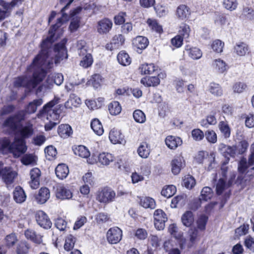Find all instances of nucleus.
Masks as SVG:
<instances>
[{
	"label": "nucleus",
	"mask_w": 254,
	"mask_h": 254,
	"mask_svg": "<svg viewBox=\"0 0 254 254\" xmlns=\"http://www.w3.org/2000/svg\"><path fill=\"white\" fill-rule=\"evenodd\" d=\"M62 18H58L57 22L50 28L49 36L43 40L40 51L28 66L27 74L29 77L32 76V79H44L48 73L47 70L53 68L54 64H58L67 59L65 39L55 45L54 49L52 47L55 32L62 25Z\"/></svg>",
	"instance_id": "1"
},
{
	"label": "nucleus",
	"mask_w": 254,
	"mask_h": 254,
	"mask_svg": "<svg viewBox=\"0 0 254 254\" xmlns=\"http://www.w3.org/2000/svg\"><path fill=\"white\" fill-rule=\"evenodd\" d=\"M33 132V125L29 122H27L25 126L18 129L16 134L20 137H15L12 143L8 138H0V150L11 152L16 157L20 156L27 150L24 139L32 136Z\"/></svg>",
	"instance_id": "2"
},
{
	"label": "nucleus",
	"mask_w": 254,
	"mask_h": 254,
	"mask_svg": "<svg viewBox=\"0 0 254 254\" xmlns=\"http://www.w3.org/2000/svg\"><path fill=\"white\" fill-rule=\"evenodd\" d=\"M58 98H54L45 105L43 108L40 110L37 116L38 118L42 119L46 117L49 122L45 125V130L47 131L51 130L54 127L60 123V115L58 110L53 109V107L59 103Z\"/></svg>",
	"instance_id": "3"
},
{
	"label": "nucleus",
	"mask_w": 254,
	"mask_h": 254,
	"mask_svg": "<svg viewBox=\"0 0 254 254\" xmlns=\"http://www.w3.org/2000/svg\"><path fill=\"white\" fill-rule=\"evenodd\" d=\"M17 172L10 166H3V163L0 161V178L8 186L13 183L17 176Z\"/></svg>",
	"instance_id": "4"
},
{
	"label": "nucleus",
	"mask_w": 254,
	"mask_h": 254,
	"mask_svg": "<svg viewBox=\"0 0 254 254\" xmlns=\"http://www.w3.org/2000/svg\"><path fill=\"white\" fill-rule=\"evenodd\" d=\"M116 192L111 189L104 188L96 193V199L100 203L107 204L114 201Z\"/></svg>",
	"instance_id": "5"
},
{
	"label": "nucleus",
	"mask_w": 254,
	"mask_h": 254,
	"mask_svg": "<svg viewBox=\"0 0 254 254\" xmlns=\"http://www.w3.org/2000/svg\"><path fill=\"white\" fill-rule=\"evenodd\" d=\"M167 220L166 214L162 209H157L154 213V224L155 227L158 230H163L165 227V223Z\"/></svg>",
	"instance_id": "6"
},
{
	"label": "nucleus",
	"mask_w": 254,
	"mask_h": 254,
	"mask_svg": "<svg viewBox=\"0 0 254 254\" xmlns=\"http://www.w3.org/2000/svg\"><path fill=\"white\" fill-rule=\"evenodd\" d=\"M37 224L41 227L48 229L51 227L52 223L47 214L42 210H39L35 214Z\"/></svg>",
	"instance_id": "7"
},
{
	"label": "nucleus",
	"mask_w": 254,
	"mask_h": 254,
	"mask_svg": "<svg viewBox=\"0 0 254 254\" xmlns=\"http://www.w3.org/2000/svg\"><path fill=\"white\" fill-rule=\"evenodd\" d=\"M122 238V231L118 227L110 228L107 233V238L111 244H117Z\"/></svg>",
	"instance_id": "8"
},
{
	"label": "nucleus",
	"mask_w": 254,
	"mask_h": 254,
	"mask_svg": "<svg viewBox=\"0 0 254 254\" xmlns=\"http://www.w3.org/2000/svg\"><path fill=\"white\" fill-rule=\"evenodd\" d=\"M171 171L174 175H178L185 166V161L181 155L174 157L171 162Z\"/></svg>",
	"instance_id": "9"
},
{
	"label": "nucleus",
	"mask_w": 254,
	"mask_h": 254,
	"mask_svg": "<svg viewBox=\"0 0 254 254\" xmlns=\"http://www.w3.org/2000/svg\"><path fill=\"white\" fill-rule=\"evenodd\" d=\"M30 181L29 185L31 189H37L40 185L41 171L37 168L32 169L30 172Z\"/></svg>",
	"instance_id": "10"
},
{
	"label": "nucleus",
	"mask_w": 254,
	"mask_h": 254,
	"mask_svg": "<svg viewBox=\"0 0 254 254\" xmlns=\"http://www.w3.org/2000/svg\"><path fill=\"white\" fill-rule=\"evenodd\" d=\"M113 26L112 21L108 18H104L98 22L97 31L100 34L108 33Z\"/></svg>",
	"instance_id": "11"
},
{
	"label": "nucleus",
	"mask_w": 254,
	"mask_h": 254,
	"mask_svg": "<svg viewBox=\"0 0 254 254\" xmlns=\"http://www.w3.org/2000/svg\"><path fill=\"white\" fill-rule=\"evenodd\" d=\"M109 137L111 142L113 144H122L125 142L124 136L121 130L115 128L110 130Z\"/></svg>",
	"instance_id": "12"
},
{
	"label": "nucleus",
	"mask_w": 254,
	"mask_h": 254,
	"mask_svg": "<svg viewBox=\"0 0 254 254\" xmlns=\"http://www.w3.org/2000/svg\"><path fill=\"white\" fill-rule=\"evenodd\" d=\"M149 44L148 39L144 36H138L132 40V45L135 49L142 51Z\"/></svg>",
	"instance_id": "13"
},
{
	"label": "nucleus",
	"mask_w": 254,
	"mask_h": 254,
	"mask_svg": "<svg viewBox=\"0 0 254 254\" xmlns=\"http://www.w3.org/2000/svg\"><path fill=\"white\" fill-rule=\"evenodd\" d=\"M20 123L12 116L5 120L3 124L4 127L7 128L11 132L16 133Z\"/></svg>",
	"instance_id": "14"
},
{
	"label": "nucleus",
	"mask_w": 254,
	"mask_h": 254,
	"mask_svg": "<svg viewBox=\"0 0 254 254\" xmlns=\"http://www.w3.org/2000/svg\"><path fill=\"white\" fill-rule=\"evenodd\" d=\"M56 195L58 198L61 199H68L72 197V193L64 186H59L57 188Z\"/></svg>",
	"instance_id": "15"
},
{
	"label": "nucleus",
	"mask_w": 254,
	"mask_h": 254,
	"mask_svg": "<svg viewBox=\"0 0 254 254\" xmlns=\"http://www.w3.org/2000/svg\"><path fill=\"white\" fill-rule=\"evenodd\" d=\"M190 14V11L188 6L185 4L180 5L176 10V16L181 20L187 19Z\"/></svg>",
	"instance_id": "16"
},
{
	"label": "nucleus",
	"mask_w": 254,
	"mask_h": 254,
	"mask_svg": "<svg viewBox=\"0 0 254 254\" xmlns=\"http://www.w3.org/2000/svg\"><path fill=\"white\" fill-rule=\"evenodd\" d=\"M22 0H12L11 2H6L3 0H0V5H1L3 10L6 11L10 15L12 9L16 6L21 4Z\"/></svg>",
	"instance_id": "17"
},
{
	"label": "nucleus",
	"mask_w": 254,
	"mask_h": 254,
	"mask_svg": "<svg viewBox=\"0 0 254 254\" xmlns=\"http://www.w3.org/2000/svg\"><path fill=\"white\" fill-rule=\"evenodd\" d=\"M13 199L17 203H22L24 202L26 198V195L20 187H16L13 192Z\"/></svg>",
	"instance_id": "18"
},
{
	"label": "nucleus",
	"mask_w": 254,
	"mask_h": 254,
	"mask_svg": "<svg viewBox=\"0 0 254 254\" xmlns=\"http://www.w3.org/2000/svg\"><path fill=\"white\" fill-rule=\"evenodd\" d=\"M165 143L168 148L175 149L182 143L181 138L174 136H168L165 139Z\"/></svg>",
	"instance_id": "19"
},
{
	"label": "nucleus",
	"mask_w": 254,
	"mask_h": 254,
	"mask_svg": "<svg viewBox=\"0 0 254 254\" xmlns=\"http://www.w3.org/2000/svg\"><path fill=\"white\" fill-rule=\"evenodd\" d=\"M55 173L59 179L63 180L66 178L68 175V168L64 164H59L56 168Z\"/></svg>",
	"instance_id": "20"
},
{
	"label": "nucleus",
	"mask_w": 254,
	"mask_h": 254,
	"mask_svg": "<svg viewBox=\"0 0 254 254\" xmlns=\"http://www.w3.org/2000/svg\"><path fill=\"white\" fill-rule=\"evenodd\" d=\"M114 160L115 157L109 153L103 152L98 155V162L103 165H109Z\"/></svg>",
	"instance_id": "21"
},
{
	"label": "nucleus",
	"mask_w": 254,
	"mask_h": 254,
	"mask_svg": "<svg viewBox=\"0 0 254 254\" xmlns=\"http://www.w3.org/2000/svg\"><path fill=\"white\" fill-rule=\"evenodd\" d=\"M81 104V100L74 94L70 95L68 100L65 103L64 106L67 109H72L73 107H77Z\"/></svg>",
	"instance_id": "22"
},
{
	"label": "nucleus",
	"mask_w": 254,
	"mask_h": 254,
	"mask_svg": "<svg viewBox=\"0 0 254 254\" xmlns=\"http://www.w3.org/2000/svg\"><path fill=\"white\" fill-rule=\"evenodd\" d=\"M50 193L49 190L47 188H42L39 191L36 199L40 203H45L50 198Z\"/></svg>",
	"instance_id": "23"
},
{
	"label": "nucleus",
	"mask_w": 254,
	"mask_h": 254,
	"mask_svg": "<svg viewBox=\"0 0 254 254\" xmlns=\"http://www.w3.org/2000/svg\"><path fill=\"white\" fill-rule=\"evenodd\" d=\"M58 133L62 138H67L72 133L71 127L67 124H63L59 126Z\"/></svg>",
	"instance_id": "24"
},
{
	"label": "nucleus",
	"mask_w": 254,
	"mask_h": 254,
	"mask_svg": "<svg viewBox=\"0 0 254 254\" xmlns=\"http://www.w3.org/2000/svg\"><path fill=\"white\" fill-rule=\"evenodd\" d=\"M249 48L248 45L244 42L238 43L234 47V51L239 56H244L249 53Z\"/></svg>",
	"instance_id": "25"
},
{
	"label": "nucleus",
	"mask_w": 254,
	"mask_h": 254,
	"mask_svg": "<svg viewBox=\"0 0 254 254\" xmlns=\"http://www.w3.org/2000/svg\"><path fill=\"white\" fill-rule=\"evenodd\" d=\"M25 236L27 239L30 240L37 244H41L42 242V237L39 234H36L32 230H27L25 232Z\"/></svg>",
	"instance_id": "26"
},
{
	"label": "nucleus",
	"mask_w": 254,
	"mask_h": 254,
	"mask_svg": "<svg viewBox=\"0 0 254 254\" xmlns=\"http://www.w3.org/2000/svg\"><path fill=\"white\" fill-rule=\"evenodd\" d=\"M37 158L33 154H26L21 158V162L25 166L35 165Z\"/></svg>",
	"instance_id": "27"
},
{
	"label": "nucleus",
	"mask_w": 254,
	"mask_h": 254,
	"mask_svg": "<svg viewBox=\"0 0 254 254\" xmlns=\"http://www.w3.org/2000/svg\"><path fill=\"white\" fill-rule=\"evenodd\" d=\"M118 62L124 66H127L130 64L131 59L128 54L124 51H121L117 56Z\"/></svg>",
	"instance_id": "28"
},
{
	"label": "nucleus",
	"mask_w": 254,
	"mask_h": 254,
	"mask_svg": "<svg viewBox=\"0 0 254 254\" xmlns=\"http://www.w3.org/2000/svg\"><path fill=\"white\" fill-rule=\"evenodd\" d=\"M140 205L145 208L154 209L156 202L154 199L150 197H143L140 198Z\"/></svg>",
	"instance_id": "29"
},
{
	"label": "nucleus",
	"mask_w": 254,
	"mask_h": 254,
	"mask_svg": "<svg viewBox=\"0 0 254 254\" xmlns=\"http://www.w3.org/2000/svg\"><path fill=\"white\" fill-rule=\"evenodd\" d=\"M217 119L215 115L210 114L202 119L200 122V125L205 128H208L209 126L215 125L217 124Z\"/></svg>",
	"instance_id": "30"
},
{
	"label": "nucleus",
	"mask_w": 254,
	"mask_h": 254,
	"mask_svg": "<svg viewBox=\"0 0 254 254\" xmlns=\"http://www.w3.org/2000/svg\"><path fill=\"white\" fill-rule=\"evenodd\" d=\"M140 71L142 74H151L158 70L153 64H142L139 67Z\"/></svg>",
	"instance_id": "31"
},
{
	"label": "nucleus",
	"mask_w": 254,
	"mask_h": 254,
	"mask_svg": "<svg viewBox=\"0 0 254 254\" xmlns=\"http://www.w3.org/2000/svg\"><path fill=\"white\" fill-rule=\"evenodd\" d=\"M91 127L94 132L98 135H101L104 132L102 125L97 119L92 120L90 124Z\"/></svg>",
	"instance_id": "32"
},
{
	"label": "nucleus",
	"mask_w": 254,
	"mask_h": 254,
	"mask_svg": "<svg viewBox=\"0 0 254 254\" xmlns=\"http://www.w3.org/2000/svg\"><path fill=\"white\" fill-rule=\"evenodd\" d=\"M150 152L149 145L146 142L140 143L137 149V153L140 157L142 158H147L150 154Z\"/></svg>",
	"instance_id": "33"
},
{
	"label": "nucleus",
	"mask_w": 254,
	"mask_h": 254,
	"mask_svg": "<svg viewBox=\"0 0 254 254\" xmlns=\"http://www.w3.org/2000/svg\"><path fill=\"white\" fill-rule=\"evenodd\" d=\"M73 150L75 155L81 158H87L90 156V152L83 145H79L75 147Z\"/></svg>",
	"instance_id": "34"
},
{
	"label": "nucleus",
	"mask_w": 254,
	"mask_h": 254,
	"mask_svg": "<svg viewBox=\"0 0 254 254\" xmlns=\"http://www.w3.org/2000/svg\"><path fill=\"white\" fill-rule=\"evenodd\" d=\"M212 66L219 73L224 72L227 69V65L225 62L220 59L214 60Z\"/></svg>",
	"instance_id": "35"
},
{
	"label": "nucleus",
	"mask_w": 254,
	"mask_h": 254,
	"mask_svg": "<svg viewBox=\"0 0 254 254\" xmlns=\"http://www.w3.org/2000/svg\"><path fill=\"white\" fill-rule=\"evenodd\" d=\"M182 222L184 225L190 227L194 221L192 212L190 211H186L182 216Z\"/></svg>",
	"instance_id": "36"
},
{
	"label": "nucleus",
	"mask_w": 254,
	"mask_h": 254,
	"mask_svg": "<svg viewBox=\"0 0 254 254\" xmlns=\"http://www.w3.org/2000/svg\"><path fill=\"white\" fill-rule=\"evenodd\" d=\"M43 103V100L41 99L34 100L33 102L29 103L25 111L28 114H32L35 113L38 106L41 105Z\"/></svg>",
	"instance_id": "37"
},
{
	"label": "nucleus",
	"mask_w": 254,
	"mask_h": 254,
	"mask_svg": "<svg viewBox=\"0 0 254 254\" xmlns=\"http://www.w3.org/2000/svg\"><path fill=\"white\" fill-rule=\"evenodd\" d=\"M218 127L225 138H228L230 136L231 130L227 121H221L218 124Z\"/></svg>",
	"instance_id": "38"
},
{
	"label": "nucleus",
	"mask_w": 254,
	"mask_h": 254,
	"mask_svg": "<svg viewBox=\"0 0 254 254\" xmlns=\"http://www.w3.org/2000/svg\"><path fill=\"white\" fill-rule=\"evenodd\" d=\"M108 110L112 115L116 116L121 113L122 107L118 102L114 101L109 104Z\"/></svg>",
	"instance_id": "39"
},
{
	"label": "nucleus",
	"mask_w": 254,
	"mask_h": 254,
	"mask_svg": "<svg viewBox=\"0 0 254 254\" xmlns=\"http://www.w3.org/2000/svg\"><path fill=\"white\" fill-rule=\"evenodd\" d=\"M179 35L181 36L183 39H188L190 35V28L189 25L186 23H182L179 27Z\"/></svg>",
	"instance_id": "40"
},
{
	"label": "nucleus",
	"mask_w": 254,
	"mask_h": 254,
	"mask_svg": "<svg viewBox=\"0 0 254 254\" xmlns=\"http://www.w3.org/2000/svg\"><path fill=\"white\" fill-rule=\"evenodd\" d=\"M176 188L174 185H168L164 187L161 191V194L166 197L172 196L176 192Z\"/></svg>",
	"instance_id": "41"
},
{
	"label": "nucleus",
	"mask_w": 254,
	"mask_h": 254,
	"mask_svg": "<svg viewBox=\"0 0 254 254\" xmlns=\"http://www.w3.org/2000/svg\"><path fill=\"white\" fill-rule=\"evenodd\" d=\"M188 234L190 241L192 244L196 243L200 239V234L196 228H190L188 232Z\"/></svg>",
	"instance_id": "42"
},
{
	"label": "nucleus",
	"mask_w": 254,
	"mask_h": 254,
	"mask_svg": "<svg viewBox=\"0 0 254 254\" xmlns=\"http://www.w3.org/2000/svg\"><path fill=\"white\" fill-rule=\"evenodd\" d=\"M186 50L188 52L190 57L193 60L199 59L202 55L200 50L196 47H192L190 49L186 48Z\"/></svg>",
	"instance_id": "43"
},
{
	"label": "nucleus",
	"mask_w": 254,
	"mask_h": 254,
	"mask_svg": "<svg viewBox=\"0 0 254 254\" xmlns=\"http://www.w3.org/2000/svg\"><path fill=\"white\" fill-rule=\"evenodd\" d=\"M195 185V181L194 178L190 175L184 176L183 180V185L189 189H192Z\"/></svg>",
	"instance_id": "44"
},
{
	"label": "nucleus",
	"mask_w": 254,
	"mask_h": 254,
	"mask_svg": "<svg viewBox=\"0 0 254 254\" xmlns=\"http://www.w3.org/2000/svg\"><path fill=\"white\" fill-rule=\"evenodd\" d=\"M76 241V238L72 235H68L66 236L64 245V249L69 251L72 249Z\"/></svg>",
	"instance_id": "45"
},
{
	"label": "nucleus",
	"mask_w": 254,
	"mask_h": 254,
	"mask_svg": "<svg viewBox=\"0 0 254 254\" xmlns=\"http://www.w3.org/2000/svg\"><path fill=\"white\" fill-rule=\"evenodd\" d=\"M213 196V191L211 189L208 187H204L201 191L200 200L207 201L210 199Z\"/></svg>",
	"instance_id": "46"
},
{
	"label": "nucleus",
	"mask_w": 254,
	"mask_h": 254,
	"mask_svg": "<svg viewBox=\"0 0 254 254\" xmlns=\"http://www.w3.org/2000/svg\"><path fill=\"white\" fill-rule=\"evenodd\" d=\"M133 117L137 123L142 124L146 121V116L140 110H136L133 113Z\"/></svg>",
	"instance_id": "47"
},
{
	"label": "nucleus",
	"mask_w": 254,
	"mask_h": 254,
	"mask_svg": "<svg viewBox=\"0 0 254 254\" xmlns=\"http://www.w3.org/2000/svg\"><path fill=\"white\" fill-rule=\"evenodd\" d=\"M29 249L30 246L27 242H20L17 246L16 252L18 254H27Z\"/></svg>",
	"instance_id": "48"
},
{
	"label": "nucleus",
	"mask_w": 254,
	"mask_h": 254,
	"mask_svg": "<svg viewBox=\"0 0 254 254\" xmlns=\"http://www.w3.org/2000/svg\"><path fill=\"white\" fill-rule=\"evenodd\" d=\"M111 41L112 44L114 45V47L117 48L124 44L125 38L123 35L118 34L114 36Z\"/></svg>",
	"instance_id": "49"
},
{
	"label": "nucleus",
	"mask_w": 254,
	"mask_h": 254,
	"mask_svg": "<svg viewBox=\"0 0 254 254\" xmlns=\"http://www.w3.org/2000/svg\"><path fill=\"white\" fill-rule=\"evenodd\" d=\"M147 23L152 30L159 33L162 32L163 29L162 26L157 23L156 20L148 19L147 20Z\"/></svg>",
	"instance_id": "50"
},
{
	"label": "nucleus",
	"mask_w": 254,
	"mask_h": 254,
	"mask_svg": "<svg viewBox=\"0 0 254 254\" xmlns=\"http://www.w3.org/2000/svg\"><path fill=\"white\" fill-rule=\"evenodd\" d=\"M168 231L170 234L177 240L181 239L183 237V233L178 231V227L176 224H171L169 227Z\"/></svg>",
	"instance_id": "51"
},
{
	"label": "nucleus",
	"mask_w": 254,
	"mask_h": 254,
	"mask_svg": "<svg viewBox=\"0 0 254 254\" xmlns=\"http://www.w3.org/2000/svg\"><path fill=\"white\" fill-rule=\"evenodd\" d=\"M230 186L229 183L226 184L224 180L222 179H220L216 184V190L218 195H220L223 192V190Z\"/></svg>",
	"instance_id": "52"
},
{
	"label": "nucleus",
	"mask_w": 254,
	"mask_h": 254,
	"mask_svg": "<svg viewBox=\"0 0 254 254\" xmlns=\"http://www.w3.org/2000/svg\"><path fill=\"white\" fill-rule=\"evenodd\" d=\"M93 61L92 55L89 54L82 58L80 62V65L84 68H87L92 65Z\"/></svg>",
	"instance_id": "53"
},
{
	"label": "nucleus",
	"mask_w": 254,
	"mask_h": 254,
	"mask_svg": "<svg viewBox=\"0 0 254 254\" xmlns=\"http://www.w3.org/2000/svg\"><path fill=\"white\" fill-rule=\"evenodd\" d=\"M237 0H224L223 5L225 8L230 11L234 10L238 6Z\"/></svg>",
	"instance_id": "54"
},
{
	"label": "nucleus",
	"mask_w": 254,
	"mask_h": 254,
	"mask_svg": "<svg viewBox=\"0 0 254 254\" xmlns=\"http://www.w3.org/2000/svg\"><path fill=\"white\" fill-rule=\"evenodd\" d=\"M204 136L208 142L211 143H215L217 141V134L213 130L205 131Z\"/></svg>",
	"instance_id": "55"
},
{
	"label": "nucleus",
	"mask_w": 254,
	"mask_h": 254,
	"mask_svg": "<svg viewBox=\"0 0 254 254\" xmlns=\"http://www.w3.org/2000/svg\"><path fill=\"white\" fill-rule=\"evenodd\" d=\"M209 90L214 95L221 96L222 94V91L219 85L214 82L210 83Z\"/></svg>",
	"instance_id": "56"
},
{
	"label": "nucleus",
	"mask_w": 254,
	"mask_h": 254,
	"mask_svg": "<svg viewBox=\"0 0 254 254\" xmlns=\"http://www.w3.org/2000/svg\"><path fill=\"white\" fill-rule=\"evenodd\" d=\"M45 153L47 159L51 160L57 154V150L53 146H49L45 149Z\"/></svg>",
	"instance_id": "57"
},
{
	"label": "nucleus",
	"mask_w": 254,
	"mask_h": 254,
	"mask_svg": "<svg viewBox=\"0 0 254 254\" xmlns=\"http://www.w3.org/2000/svg\"><path fill=\"white\" fill-rule=\"evenodd\" d=\"M224 43L219 40H216L213 42L211 44V48L216 53H221L224 47Z\"/></svg>",
	"instance_id": "58"
},
{
	"label": "nucleus",
	"mask_w": 254,
	"mask_h": 254,
	"mask_svg": "<svg viewBox=\"0 0 254 254\" xmlns=\"http://www.w3.org/2000/svg\"><path fill=\"white\" fill-rule=\"evenodd\" d=\"M244 245L247 249L254 252V237L251 236H247L245 239Z\"/></svg>",
	"instance_id": "59"
},
{
	"label": "nucleus",
	"mask_w": 254,
	"mask_h": 254,
	"mask_svg": "<svg viewBox=\"0 0 254 254\" xmlns=\"http://www.w3.org/2000/svg\"><path fill=\"white\" fill-rule=\"evenodd\" d=\"M78 53L80 57H84L86 55L89 54L87 53V49L85 47V42L84 41H80L78 42Z\"/></svg>",
	"instance_id": "60"
},
{
	"label": "nucleus",
	"mask_w": 254,
	"mask_h": 254,
	"mask_svg": "<svg viewBox=\"0 0 254 254\" xmlns=\"http://www.w3.org/2000/svg\"><path fill=\"white\" fill-rule=\"evenodd\" d=\"M249 166L248 161L247 160L246 158H243L239 163V171L241 173H245Z\"/></svg>",
	"instance_id": "61"
},
{
	"label": "nucleus",
	"mask_w": 254,
	"mask_h": 254,
	"mask_svg": "<svg viewBox=\"0 0 254 254\" xmlns=\"http://www.w3.org/2000/svg\"><path fill=\"white\" fill-rule=\"evenodd\" d=\"M207 221V217L205 215H201L197 221V228L200 231L205 229L206 224Z\"/></svg>",
	"instance_id": "62"
},
{
	"label": "nucleus",
	"mask_w": 254,
	"mask_h": 254,
	"mask_svg": "<svg viewBox=\"0 0 254 254\" xmlns=\"http://www.w3.org/2000/svg\"><path fill=\"white\" fill-rule=\"evenodd\" d=\"M249 229L248 224H243L235 230V234L237 236H241L246 235Z\"/></svg>",
	"instance_id": "63"
},
{
	"label": "nucleus",
	"mask_w": 254,
	"mask_h": 254,
	"mask_svg": "<svg viewBox=\"0 0 254 254\" xmlns=\"http://www.w3.org/2000/svg\"><path fill=\"white\" fill-rule=\"evenodd\" d=\"M191 135L195 140L200 141L203 138L204 134L203 132L199 129H194L191 131Z\"/></svg>",
	"instance_id": "64"
}]
</instances>
